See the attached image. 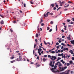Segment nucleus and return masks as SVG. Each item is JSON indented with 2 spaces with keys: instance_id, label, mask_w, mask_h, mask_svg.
Returning <instances> with one entry per match:
<instances>
[{
  "instance_id": "f257e3e1",
  "label": "nucleus",
  "mask_w": 74,
  "mask_h": 74,
  "mask_svg": "<svg viewBox=\"0 0 74 74\" xmlns=\"http://www.w3.org/2000/svg\"><path fill=\"white\" fill-rule=\"evenodd\" d=\"M56 67H57V66H56V65H55V66H54V68H52L51 69V70L52 71V72L53 73H56V72H58V71H54V70H55V69H56Z\"/></svg>"
},
{
  "instance_id": "f03ea898",
  "label": "nucleus",
  "mask_w": 74,
  "mask_h": 74,
  "mask_svg": "<svg viewBox=\"0 0 74 74\" xmlns=\"http://www.w3.org/2000/svg\"><path fill=\"white\" fill-rule=\"evenodd\" d=\"M51 60H56V59H57V58L55 56H52V58H51Z\"/></svg>"
},
{
  "instance_id": "7ed1b4c3",
  "label": "nucleus",
  "mask_w": 74,
  "mask_h": 74,
  "mask_svg": "<svg viewBox=\"0 0 74 74\" xmlns=\"http://www.w3.org/2000/svg\"><path fill=\"white\" fill-rule=\"evenodd\" d=\"M59 69L60 71H64V68L63 67L61 68V67H60L59 68Z\"/></svg>"
},
{
  "instance_id": "20e7f679",
  "label": "nucleus",
  "mask_w": 74,
  "mask_h": 74,
  "mask_svg": "<svg viewBox=\"0 0 74 74\" xmlns=\"http://www.w3.org/2000/svg\"><path fill=\"white\" fill-rule=\"evenodd\" d=\"M70 70H69L68 71H66L64 72L65 74H69V73H70Z\"/></svg>"
},
{
  "instance_id": "39448f33",
  "label": "nucleus",
  "mask_w": 74,
  "mask_h": 74,
  "mask_svg": "<svg viewBox=\"0 0 74 74\" xmlns=\"http://www.w3.org/2000/svg\"><path fill=\"white\" fill-rule=\"evenodd\" d=\"M53 62L51 60L50 61L49 64V65L50 66H52V64Z\"/></svg>"
},
{
  "instance_id": "423d86ee",
  "label": "nucleus",
  "mask_w": 74,
  "mask_h": 74,
  "mask_svg": "<svg viewBox=\"0 0 74 74\" xmlns=\"http://www.w3.org/2000/svg\"><path fill=\"white\" fill-rule=\"evenodd\" d=\"M64 51H66V50L67 51H69V49H68V48L65 47H64L63 49Z\"/></svg>"
},
{
  "instance_id": "0eeeda50",
  "label": "nucleus",
  "mask_w": 74,
  "mask_h": 74,
  "mask_svg": "<svg viewBox=\"0 0 74 74\" xmlns=\"http://www.w3.org/2000/svg\"><path fill=\"white\" fill-rule=\"evenodd\" d=\"M71 44H73V45H74V40H73V41L71 40Z\"/></svg>"
},
{
  "instance_id": "6e6552de",
  "label": "nucleus",
  "mask_w": 74,
  "mask_h": 74,
  "mask_svg": "<svg viewBox=\"0 0 74 74\" xmlns=\"http://www.w3.org/2000/svg\"><path fill=\"white\" fill-rule=\"evenodd\" d=\"M53 64L52 65V67H54V64L55 63V61H53Z\"/></svg>"
},
{
  "instance_id": "1a4fd4ad",
  "label": "nucleus",
  "mask_w": 74,
  "mask_h": 74,
  "mask_svg": "<svg viewBox=\"0 0 74 74\" xmlns=\"http://www.w3.org/2000/svg\"><path fill=\"white\" fill-rule=\"evenodd\" d=\"M64 26L65 28H64V29L65 30H67V27L65 25H64Z\"/></svg>"
},
{
  "instance_id": "9d476101",
  "label": "nucleus",
  "mask_w": 74,
  "mask_h": 74,
  "mask_svg": "<svg viewBox=\"0 0 74 74\" xmlns=\"http://www.w3.org/2000/svg\"><path fill=\"white\" fill-rule=\"evenodd\" d=\"M1 24H2V25H3L4 24V21H3L2 20L1 21Z\"/></svg>"
},
{
  "instance_id": "9b49d317",
  "label": "nucleus",
  "mask_w": 74,
  "mask_h": 74,
  "mask_svg": "<svg viewBox=\"0 0 74 74\" xmlns=\"http://www.w3.org/2000/svg\"><path fill=\"white\" fill-rule=\"evenodd\" d=\"M38 63H36V66H37V67H39V66H40V64H38V65H37V64H38Z\"/></svg>"
},
{
  "instance_id": "f8f14e48",
  "label": "nucleus",
  "mask_w": 74,
  "mask_h": 74,
  "mask_svg": "<svg viewBox=\"0 0 74 74\" xmlns=\"http://www.w3.org/2000/svg\"><path fill=\"white\" fill-rule=\"evenodd\" d=\"M14 62H15V60H13L12 61L10 62L12 63H13Z\"/></svg>"
},
{
  "instance_id": "ddd939ff",
  "label": "nucleus",
  "mask_w": 74,
  "mask_h": 74,
  "mask_svg": "<svg viewBox=\"0 0 74 74\" xmlns=\"http://www.w3.org/2000/svg\"><path fill=\"white\" fill-rule=\"evenodd\" d=\"M43 61L45 62H46V59H45V58H44L43 59Z\"/></svg>"
},
{
  "instance_id": "4468645a",
  "label": "nucleus",
  "mask_w": 74,
  "mask_h": 74,
  "mask_svg": "<svg viewBox=\"0 0 74 74\" xmlns=\"http://www.w3.org/2000/svg\"><path fill=\"white\" fill-rule=\"evenodd\" d=\"M50 12H47V13H46V15H47V17L48 16V14L49 13H50Z\"/></svg>"
},
{
  "instance_id": "2eb2a0df",
  "label": "nucleus",
  "mask_w": 74,
  "mask_h": 74,
  "mask_svg": "<svg viewBox=\"0 0 74 74\" xmlns=\"http://www.w3.org/2000/svg\"><path fill=\"white\" fill-rule=\"evenodd\" d=\"M69 63H70L71 64H73V61H72L71 60L69 61Z\"/></svg>"
},
{
  "instance_id": "dca6fc26",
  "label": "nucleus",
  "mask_w": 74,
  "mask_h": 74,
  "mask_svg": "<svg viewBox=\"0 0 74 74\" xmlns=\"http://www.w3.org/2000/svg\"><path fill=\"white\" fill-rule=\"evenodd\" d=\"M69 4H68V5H66V6H64V7L65 8H67L68 7H69Z\"/></svg>"
},
{
  "instance_id": "f3484780",
  "label": "nucleus",
  "mask_w": 74,
  "mask_h": 74,
  "mask_svg": "<svg viewBox=\"0 0 74 74\" xmlns=\"http://www.w3.org/2000/svg\"><path fill=\"white\" fill-rule=\"evenodd\" d=\"M53 15V13H50L49 14V15Z\"/></svg>"
},
{
  "instance_id": "a211bd4d",
  "label": "nucleus",
  "mask_w": 74,
  "mask_h": 74,
  "mask_svg": "<svg viewBox=\"0 0 74 74\" xmlns=\"http://www.w3.org/2000/svg\"><path fill=\"white\" fill-rule=\"evenodd\" d=\"M12 56L11 57L10 59H14V56Z\"/></svg>"
},
{
  "instance_id": "6ab92c4d",
  "label": "nucleus",
  "mask_w": 74,
  "mask_h": 74,
  "mask_svg": "<svg viewBox=\"0 0 74 74\" xmlns=\"http://www.w3.org/2000/svg\"><path fill=\"white\" fill-rule=\"evenodd\" d=\"M0 16H1V17H2V18H4V17L2 15L0 14Z\"/></svg>"
},
{
  "instance_id": "aec40b11",
  "label": "nucleus",
  "mask_w": 74,
  "mask_h": 74,
  "mask_svg": "<svg viewBox=\"0 0 74 74\" xmlns=\"http://www.w3.org/2000/svg\"><path fill=\"white\" fill-rule=\"evenodd\" d=\"M61 56H62V58H63V53H62L61 54Z\"/></svg>"
},
{
  "instance_id": "412c9836",
  "label": "nucleus",
  "mask_w": 74,
  "mask_h": 74,
  "mask_svg": "<svg viewBox=\"0 0 74 74\" xmlns=\"http://www.w3.org/2000/svg\"><path fill=\"white\" fill-rule=\"evenodd\" d=\"M39 27H40V26L38 25V30H39V31H40V28H39Z\"/></svg>"
},
{
  "instance_id": "4be33fe9",
  "label": "nucleus",
  "mask_w": 74,
  "mask_h": 74,
  "mask_svg": "<svg viewBox=\"0 0 74 74\" xmlns=\"http://www.w3.org/2000/svg\"><path fill=\"white\" fill-rule=\"evenodd\" d=\"M54 5H54V4H53V3H52L51 4V6L52 7H54Z\"/></svg>"
},
{
  "instance_id": "5701e85b",
  "label": "nucleus",
  "mask_w": 74,
  "mask_h": 74,
  "mask_svg": "<svg viewBox=\"0 0 74 74\" xmlns=\"http://www.w3.org/2000/svg\"><path fill=\"white\" fill-rule=\"evenodd\" d=\"M38 53H40V52H41L40 51V49H38Z\"/></svg>"
},
{
  "instance_id": "b1692460",
  "label": "nucleus",
  "mask_w": 74,
  "mask_h": 74,
  "mask_svg": "<svg viewBox=\"0 0 74 74\" xmlns=\"http://www.w3.org/2000/svg\"><path fill=\"white\" fill-rule=\"evenodd\" d=\"M50 23H51V25H52V24H53V21H51L50 22Z\"/></svg>"
},
{
  "instance_id": "393cba45",
  "label": "nucleus",
  "mask_w": 74,
  "mask_h": 74,
  "mask_svg": "<svg viewBox=\"0 0 74 74\" xmlns=\"http://www.w3.org/2000/svg\"><path fill=\"white\" fill-rule=\"evenodd\" d=\"M56 7L58 8V7H59V6H58V5H56Z\"/></svg>"
},
{
  "instance_id": "a878e982",
  "label": "nucleus",
  "mask_w": 74,
  "mask_h": 74,
  "mask_svg": "<svg viewBox=\"0 0 74 74\" xmlns=\"http://www.w3.org/2000/svg\"><path fill=\"white\" fill-rule=\"evenodd\" d=\"M55 53V51H52L51 52V53Z\"/></svg>"
},
{
  "instance_id": "bb28decb",
  "label": "nucleus",
  "mask_w": 74,
  "mask_h": 74,
  "mask_svg": "<svg viewBox=\"0 0 74 74\" xmlns=\"http://www.w3.org/2000/svg\"><path fill=\"white\" fill-rule=\"evenodd\" d=\"M67 22H70V19H67Z\"/></svg>"
},
{
  "instance_id": "cd10ccee",
  "label": "nucleus",
  "mask_w": 74,
  "mask_h": 74,
  "mask_svg": "<svg viewBox=\"0 0 74 74\" xmlns=\"http://www.w3.org/2000/svg\"><path fill=\"white\" fill-rule=\"evenodd\" d=\"M67 38L69 40H71V38L70 37H68Z\"/></svg>"
},
{
  "instance_id": "c85d7f7f",
  "label": "nucleus",
  "mask_w": 74,
  "mask_h": 74,
  "mask_svg": "<svg viewBox=\"0 0 74 74\" xmlns=\"http://www.w3.org/2000/svg\"><path fill=\"white\" fill-rule=\"evenodd\" d=\"M38 34H36V37H38Z\"/></svg>"
},
{
  "instance_id": "c756f323",
  "label": "nucleus",
  "mask_w": 74,
  "mask_h": 74,
  "mask_svg": "<svg viewBox=\"0 0 74 74\" xmlns=\"http://www.w3.org/2000/svg\"><path fill=\"white\" fill-rule=\"evenodd\" d=\"M44 43L45 44V45H47V43H46V42H45V41H44Z\"/></svg>"
},
{
  "instance_id": "7c9ffc66",
  "label": "nucleus",
  "mask_w": 74,
  "mask_h": 74,
  "mask_svg": "<svg viewBox=\"0 0 74 74\" xmlns=\"http://www.w3.org/2000/svg\"><path fill=\"white\" fill-rule=\"evenodd\" d=\"M60 63V62L59 61L57 63H56V65H58V63Z\"/></svg>"
},
{
  "instance_id": "2f4dec72",
  "label": "nucleus",
  "mask_w": 74,
  "mask_h": 74,
  "mask_svg": "<svg viewBox=\"0 0 74 74\" xmlns=\"http://www.w3.org/2000/svg\"><path fill=\"white\" fill-rule=\"evenodd\" d=\"M10 32H13V30H12L11 29H10Z\"/></svg>"
},
{
  "instance_id": "473e14b6",
  "label": "nucleus",
  "mask_w": 74,
  "mask_h": 74,
  "mask_svg": "<svg viewBox=\"0 0 74 74\" xmlns=\"http://www.w3.org/2000/svg\"><path fill=\"white\" fill-rule=\"evenodd\" d=\"M30 3H31V4H34V3L32 1H30Z\"/></svg>"
},
{
  "instance_id": "72a5a7b5",
  "label": "nucleus",
  "mask_w": 74,
  "mask_h": 74,
  "mask_svg": "<svg viewBox=\"0 0 74 74\" xmlns=\"http://www.w3.org/2000/svg\"><path fill=\"white\" fill-rule=\"evenodd\" d=\"M44 58H46V57H47V55H44Z\"/></svg>"
},
{
  "instance_id": "f704fd0d",
  "label": "nucleus",
  "mask_w": 74,
  "mask_h": 74,
  "mask_svg": "<svg viewBox=\"0 0 74 74\" xmlns=\"http://www.w3.org/2000/svg\"><path fill=\"white\" fill-rule=\"evenodd\" d=\"M58 56H61V54L58 53Z\"/></svg>"
},
{
  "instance_id": "c9c22d12",
  "label": "nucleus",
  "mask_w": 74,
  "mask_h": 74,
  "mask_svg": "<svg viewBox=\"0 0 74 74\" xmlns=\"http://www.w3.org/2000/svg\"><path fill=\"white\" fill-rule=\"evenodd\" d=\"M56 7H54L53 8V10H56Z\"/></svg>"
},
{
  "instance_id": "e433bc0d",
  "label": "nucleus",
  "mask_w": 74,
  "mask_h": 74,
  "mask_svg": "<svg viewBox=\"0 0 74 74\" xmlns=\"http://www.w3.org/2000/svg\"><path fill=\"white\" fill-rule=\"evenodd\" d=\"M44 24L43 23H42L41 24V26H44Z\"/></svg>"
},
{
  "instance_id": "4c0bfd02",
  "label": "nucleus",
  "mask_w": 74,
  "mask_h": 74,
  "mask_svg": "<svg viewBox=\"0 0 74 74\" xmlns=\"http://www.w3.org/2000/svg\"><path fill=\"white\" fill-rule=\"evenodd\" d=\"M69 65H70V63H67V66H69Z\"/></svg>"
},
{
  "instance_id": "58836bf2",
  "label": "nucleus",
  "mask_w": 74,
  "mask_h": 74,
  "mask_svg": "<svg viewBox=\"0 0 74 74\" xmlns=\"http://www.w3.org/2000/svg\"><path fill=\"white\" fill-rule=\"evenodd\" d=\"M73 52V50H71L70 51H69V52H70V53H71V52Z\"/></svg>"
},
{
  "instance_id": "ea45409f",
  "label": "nucleus",
  "mask_w": 74,
  "mask_h": 74,
  "mask_svg": "<svg viewBox=\"0 0 74 74\" xmlns=\"http://www.w3.org/2000/svg\"><path fill=\"white\" fill-rule=\"evenodd\" d=\"M52 31V29H50V30H49V32H51V31Z\"/></svg>"
},
{
  "instance_id": "a19ab883",
  "label": "nucleus",
  "mask_w": 74,
  "mask_h": 74,
  "mask_svg": "<svg viewBox=\"0 0 74 74\" xmlns=\"http://www.w3.org/2000/svg\"><path fill=\"white\" fill-rule=\"evenodd\" d=\"M59 43L58 42L56 43V45H59Z\"/></svg>"
},
{
  "instance_id": "79ce46f5",
  "label": "nucleus",
  "mask_w": 74,
  "mask_h": 74,
  "mask_svg": "<svg viewBox=\"0 0 74 74\" xmlns=\"http://www.w3.org/2000/svg\"><path fill=\"white\" fill-rule=\"evenodd\" d=\"M36 44H34V48H36Z\"/></svg>"
},
{
  "instance_id": "37998d69",
  "label": "nucleus",
  "mask_w": 74,
  "mask_h": 74,
  "mask_svg": "<svg viewBox=\"0 0 74 74\" xmlns=\"http://www.w3.org/2000/svg\"><path fill=\"white\" fill-rule=\"evenodd\" d=\"M68 3H72V4H73V3L70 1H68Z\"/></svg>"
},
{
  "instance_id": "c03bdc74",
  "label": "nucleus",
  "mask_w": 74,
  "mask_h": 74,
  "mask_svg": "<svg viewBox=\"0 0 74 74\" xmlns=\"http://www.w3.org/2000/svg\"><path fill=\"white\" fill-rule=\"evenodd\" d=\"M63 5V4H62V3H60V6H62V5Z\"/></svg>"
},
{
  "instance_id": "a18cd8bd",
  "label": "nucleus",
  "mask_w": 74,
  "mask_h": 74,
  "mask_svg": "<svg viewBox=\"0 0 74 74\" xmlns=\"http://www.w3.org/2000/svg\"><path fill=\"white\" fill-rule=\"evenodd\" d=\"M47 30H49V28L48 27H47Z\"/></svg>"
},
{
  "instance_id": "49530a36",
  "label": "nucleus",
  "mask_w": 74,
  "mask_h": 74,
  "mask_svg": "<svg viewBox=\"0 0 74 74\" xmlns=\"http://www.w3.org/2000/svg\"><path fill=\"white\" fill-rule=\"evenodd\" d=\"M67 66H65L64 67V69H67Z\"/></svg>"
},
{
  "instance_id": "de8ad7c7",
  "label": "nucleus",
  "mask_w": 74,
  "mask_h": 74,
  "mask_svg": "<svg viewBox=\"0 0 74 74\" xmlns=\"http://www.w3.org/2000/svg\"><path fill=\"white\" fill-rule=\"evenodd\" d=\"M48 58H51V56H50V55H48Z\"/></svg>"
},
{
  "instance_id": "09e8293b",
  "label": "nucleus",
  "mask_w": 74,
  "mask_h": 74,
  "mask_svg": "<svg viewBox=\"0 0 74 74\" xmlns=\"http://www.w3.org/2000/svg\"><path fill=\"white\" fill-rule=\"evenodd\" d=\"M63 58H66V56H65V55H64V56H63Z\"/></svg>"
},
{
  "instance_id": "8fccbe9b",
  "label": "nucleus",
  "mask_w": 74,
  "mask_h": 74,
  "mask_svg": "<svg viewBox=\"0 0 74 74\" xmlns=\"http://www.w3.org/2000/svg\"><path fill=\"white\" fill-rule=\"evenodd\" d=\"M65 3V1H63L61 3H62V4H64Z\"/></svg>"
},
{
  "instance_id": "3c124183",
  "label": "nucleus",
  "mask_w": 74,
  "mask_h": 74,
  "mask_svg": "<svg viewBox=\"0 0 74 74\" xmlns=\"http://www.w3.org/2000/svg\"><path fill=\"white\" fill-rule=\"evenodd\" d=\"M61 32H62V33L64 32V30H63V29H62L61 30Z\"/></svg>"
},
{
  "instance_id": "603ef678",
  "label": "nucleus",
  "mask_w": 74,
  "mask_h": 74,
  "mask_svg": "<svg viewBox=\"0 0 74 74\" xmlns=\"http://www.w3.org/2000/svg\"><path fill=\"white\" fill-rule=\"evenodd\" d=\"M39 51H42V49L40 48H39Z\"/></svg>"
},
{
  "instance_id": "864d4df0",
  "label": "nucleus",
  "mask_w": 74,
  "mask_h": 74,
  "mask_svg": "<svg viewBox=\"0 0 74 74\" xmlns=\"http://www.w3.org/2000/svg\"><path fill=\"white\" fill-rule=\"evenodd\" d=\"M64 37H65V36H63L62 37V38H64Z\"/></svg>"
},
{
  "instance_id": "5fc2aeb1",
  "label": "nucleus",
  "mask_w": 74,
  "mask_h": 74,
  "mask_svg": "<svg viewBox=\"0 0 74 74\" xmlns=\"http://www.w3.org/2000/svg\"><path fill=\"white\" fill-rule=\"evenodd\" d=\"M72 60H74V57H72Z\"/></svg>"
},
{
  "instance_id": "6e6d98bb",
  "label": "nucleus",
  "mask_w": 74,
  "mask_h": 74,
  "mask_svg": "<svg viewBox=\"0 0 74 74\" xmlns=\"http://www.w3.org/2000/svg\"><path fill=\"white\" fill-rule=\"evenodd\" d=\"M44 15L45 17H46V16L47 17V15L45 14H44Z\"/></svg>"
},
{
  "instance_id": "4d7b16f0",
  "label": "nucleus",
  "mask_w": 74,
  "mask_h": 74,
  "mask_svg": "<svg viewBox=\"0 0 74 74\" xmlns=\"http://www.w3.org/2000/svg\"><path fill=\"white\" fill-rule=\"evenodd\" d=\"M37 41H38L37 39H36V40H35V41H36V42L37 43V42H38Z\"/></svg>"
},
{
  "instance_id": "13d9d810",
  "label": "nucleus",
  "mask_w": 74,
  "mask_h": 74,
  "mask_svg": "<svg viewBox=\"0 0 74 74\" xmlns=\"http://www.w3.org/2000/svg\"><path fill=\"white\" fill-rule=\"evenodd\" d=\"M23 60H24V61H26V59L25 58H23Z\"/></svg>"
},
{
  "instance_id": "bf43d9fd",
  "label": "nucleus",
  "mask_w": 74,
  "mask_h": 74,
  "mask_svg": "<svg viewBox=\"0 0 74 74\" xmlns=\"http://www.w3.org/2000/svg\"><path fill=\"white\" fill-rule=\"evenodd\" d=\"M14 19H16V17H15V16H14Z\"/></svg>"
},
{
  "instance_id": "052dcab7",
  "label": "nucleus",
  "mask_w": 74,
  "mask_h": 74,
  "mask_svg": "<svg viewBox=\"0 0 74 74\" xmlns=\"http://www.w3.org/2000/svg\"><path fill=\"white\" fill-rule=\"evenodd\" d=\"M13 23H16V21H14L13 22Z\"/></svg>"
},
{
  "instance_id": "680f3d73",
  "label": "nucleus",
  "mask_w": 74,
  "mask_h": 74,
  "mask_svg": "<svg viewBox=\"0 0 74 74\" xmlns=\"http://www.w3.org/2000/svg\"><path fill=\"white\" fill-rule=\"evenodd\" d=\"M24 7H26V4L25 3H24Z\"/></svg>"
},
{
  "instance_id": "e2e57ef3",
  "label": "nucleus",
  "mask_w": 74,
  "mask_h": 74,
  "mask_svg": "<svg viewBox=\"0 0 74 74\" xmlns=\"http://www.w3.org/2000/svg\"><path fill=\"white\" fill-rule=\"evenodd\" d=\"M58 60H60V59H61V58H59V57H58Z\"/></svg>"
},
{
  "instance_id": "0e129e2a",
  "label": "nucleus",
  "mask_w": 74,
  "mask_h": 74,
  "mask_svg": "<svg viewBox=\"0 0 74 74\" xmlns=\"http://www.w3.org/2000/svg\"><path fill=\"white\" fill-rule=\"evenodd\" d=\"M73 23H74V22H71L70 23L71 24H73Z\"/></svg>"
},
{
  "instance_id": "69168bd1",
  "label": "nucleus",
  "mask_w": 74,
  "mask_h": 74,
  "mask_svg": "<svg viewBox=\"0 0 74 74\" xmlns=\"http://www.w3.org/2000/svg\"><path fill=\"white\" fill-rule=\"evenodd\" d=\"M58 42L59 43H60V42H61V41L59 40H58Z\"/></svg>"
},
{
  "instance_id": "338daca9",
  "label": "nucleus",
  "mask_w": 74,
  "mask_h": 74,
  "mask_svg": "<svg viewBox=\"0 0 74 74\" xmlns=\"http://www.w3.org/2000/svg\"><path fill=\"white\" fill-rule=\"evenodd\" d=\"M59 66H62V65L60 63L59 64Z\"/></svg>"
},
{
  "instance_id": "774afa93",
  "label": "nucleus",
  "mask_w": 74,
  "mask_h": 74,
  "mask_svg": "<svg viewBox=\"0 0 74 74\" xmlns=\"http://www.w3.org/2000/svg\"><path fill=\"white\" fill-rule=\"evenodd\" d=\"M72 20H73V21H74V18H72Z\"/></svg>"
}]
</instances>
